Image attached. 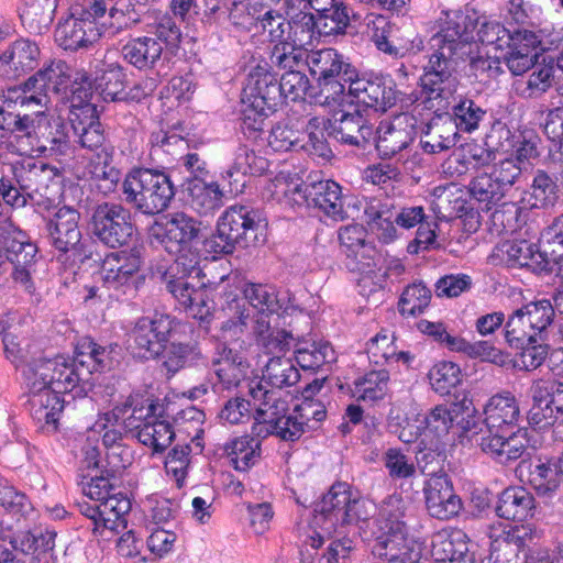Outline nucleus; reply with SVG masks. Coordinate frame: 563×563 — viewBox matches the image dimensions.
<instances>
[{"mask_svg": "<svg viewBox=\"0 0 563 563\" xmlns=\"http://www.w3.org/2000/svg\"><path fill=\"white\" fill-rule=\"evenodd\" d=\"M333 136L342 143L364 147L373 136L374 130L368 121L357 111L342 113L332 123Z\"/></svg>", "mask_w": 563, "mask_h": 563, "instance_id": "35", "label": "nucleus"}, {"mask_svg": "<svg viewBox=\"0 0 563 563\" xmlns=\"http://www.w3.org/2000/svg\"><path fill=\"white\" fill-rule=\"evenodd\" d=\"M497 256L510 267H528L532 271L549 272L551 264L544 247L539 250L526 240L506 241L496 247Z\"/></svg>", "mask_w": 563, "mask_h": 563, "instance_id": "27", "label": "nucleus"}, {"mask_svg": "<svg viewBox=\"0 0 563 563\" xmlns=\"http://www.w3.org/2000/svg\"><path fill=\"white\" fill-rule=\"evenodd\" d=\"M486 111L472 99L463 98L453 107V125L457 131L472 133L477 130Z\"/></svg>", "mask_w": 563, "mask_h": 563, "instance_id": "64", "label": "nucleus"}, {"mask_svg": "<svg viewBox=\"0 0 563 563\" xmlns=\"http://www.w3.org/2000/svg\"><path fill=\"white\" fill-rule=\"evenodd\" d=\"M159 356L163 367L170 374L197 364L202 357L196 344L180 342L165 343Z\"/></svg>", "mask_w": 563, "mask_h": 563, "instance_id": "50", "label": "nucleus"}, {"mask_svg": "<svg viewBox=\"0 0 563 563\" xmlns=\"http://www.w3.org/2000/svg\"><path fill=\"white\" fill-rule=\"evenodd\" d=\"M454 417L446 405H438L421 418L423 424V441L433 443L449 434L453 427Z\"/></svg>", "mask_w": 563, "mask_h": 563, "instance_id": "54", "label": "nucleus"}, {"mask_svg": "<svg viewBox=\"0 0 563 563\" xmlns=\"http://www.w3.org/2000/svg\"><path fill=\"white\" fill-rule=\"evenodd\" d=\"M468 192L473 199L483 203L487 210L499 203L506 196L504 189L488 170L479 172L472 178L468 184Z\"/></svg>", "mask_w": 563, "mask_h": 563, "instance_id": "53", "label": "nucleus"}, {"mask_svg": "<svg viewBox=\"0 0 563 563\" xmlns=\"http://www.w3.org/2000/svg\"><path fill=\"white\" fill-rule=\"evenodd\" d=\"M536 537V531L530 526H516L506 536L504 540V554L507 553H522L525 563H537V559L543 553L538 552V555H529L528 551Z\"/></svg>", "mask_w": 563, "mask_h": 563, "instance_id": "59", "label": "nucleus"}, {"mask_svg": "<svg viewBox=\"0 0 563 563\" xmlns=\"http://www.w3.org/2000/svg\"><path fill=\"white\" fill-rule=\"evenodd\" d=\"M188 202L198 213L207 216L222 206L223 192L217 183L192 178L187 185Z\"/></svg>", "mask_w": 563, "mask_h": 563, "instance_id": "42", "label": "nucleus"}, {"mask_svg": "<svg viewBox=\"0 0 563 563\" xmlns=\"http://www.w3.org/2000/svg\"><path fill=\"white\" fill-rule=\"evenodd\" d=\"M296 2H305L303 0H287L289 16L288 21V37L287 40L295 43L299 47L307 49L308 46H312L314 41L321 35V29L319 20L316 21L314 15L310 12L300 10L299 12H292L291 7ZM306 5V3H303Z\"/></svg>", "mask_w": 563, "mask_h": 563, "instance_id": "37", "label": "nucleus"}, {"mask_svg": "<svg viewBox=\"0 0 563 563\" xmlns=\"http://www.w3.org/2000/svg\"><path fill=\"white\" fill-rule=\"evenodd\" d=\"M219 318L220 335L225 341H239L245 334H252L254 314L246 306L245 300L233 291H227L221 297Z\"/></svg>", "mask_w": 563, "mask_h": 563, "instance_id": "19", "label": "nucleus"}, {"mask_svg": "<svg viewBox=\"0 0 563 563\" xmlns=\"http://www.w3.org/2000/svg\"><path fill=\"white\" fill-rule=\"evenodd\" d=\"M314 525L330 534L338 526L367 520L375 511L373 501L360 497L345 483L334 484L318 505Z\"/></svg>", "mask_w": 563, "mask_h": 563, "instance_id": "5", "label": "nucleus"}, {"mask_svg": "<svg viewBox=\"0 0 563 563\" xmlns=\"http://www.w3.org/2000/svg\"><path fill=\"white\" fill-rule=\"evenodd\" d=\"M126 407V405L124 406ZM125 408L115 407L112 411L104 412L98 417L95 423L88 429V440L102 443L106 448L119 449L121 431L117 428Z\"/></svg>", "mask_w": 563, "mask_h": 563, "instance_id": "52", "label": "nucleus"}, {"mask_svg": "<svg viewBox=\"0 0 563 563\" xmlns=\"http://www.w3.org/2000/svg\"><path fill=\"white\" fill-rule=\"evenodd\" d=\"M125 201L145 214L164 211L175 196L169 177L158 170L140 168L126 175L122 184Z\"/></svg>", "mask_w": 563, "mask_h": 563, "instance_id": "8", "label": "nucleus"}, {"mask_svg": "<svg viewBox=\"0 0 563 563\" xmlns=\"http://www.w3.org/2000/svg\"><path fill=\"white\" fill-rule=\"evenodd\" d=\"M89 224L92 234L110 247L128 244L134 233L131 212L120 203L96 206Z\"/></svg>", "mask_w": 563, "mask_h": 563, "instance_id": "15", "label": "nucleus"}, {"mask_svg": "<svg viewBox=\"0 0 563 563\" xmlns=\"http://www.w3.org/2000/svg\"><path fill=\"white\" fill-rule=\"evenodd\" d=\"M272 192L277 199L285 198L296 205L309 203L310 185H305L298 177L279 174L272 183Z\"/></svg>", "mask_w": 563, "mask_h": 563, "instance_id": "63", "label": "nucleus"}, {"mask_svg": "<svg viewBox=\"0 0 563 563\" xmlns=\"http://www.w3.org/2000/svg\"><path fill=\"white\" fill-rule=\"evenodd\" d=\"M163 49V44L155 37L140 36L128 41L122 47V54L137 69H148L161 59Z\"/></svg>", "mask_w": 563, "mask_h": 563, "instance_id": "39", "label": "nucleus"}, {"mask_svg": "<svg viewBox=\"0 0 563 563\" xmlns=\"http://www.w3.org/2000/svg\"><path fill=\"white\" fill-rule=\"evenodd\" d=\"M250 395L254 401L255 420L269 427L288 410V404L279 390L267 389L262 382H251Z\"/></svg>", "mask_w": 563, "mask_h": 563, "instance_id": "33", "label": "nucleus"}, {"mask_svg": "<svg viewBox=\"0 0 563 563\" xmlns=\"http://www.w3.org/2000/svg\"><path fill=\"white\" fill-rule=\"evenodd\" d=\"M338 238L340 246L347 257L371 258L375 253L372 244L367 242V232L362 224L353 223L340 228Z\"/></svg>", "mask_w": 563, "mask_h": 563, "instance_id": "51", "label": "nucleus"}, {"mask_svg": "<svg viewBox=\"0 0 563 563\" xmlns=\"http://www.w3.org/2000/svg\"><path fill=\"white\" fill-rule=\"evenodd\" d=\"M217 382L216 390L236 388L247 375L250 364L246 358L232 349L223 347L212 362Z\"/></svg>", "mask_w": 563, "mask_h": 563, "instance_id": "30", "label": "nucleus"}, {"mask_svg": "<svg viewBox=\"0 0 563 563\" xmlns=\"http://www.w3.org/2000/svg\"><path fill=\"white\" fill-rule=\"evenodd\" d=\"M141 266V256L135 251L111 252L102 260L100 279L109 289H125L134 285Z\"/></svg>", "mask_w": 563, "mask_h": 563, "instance_id": "20", "label": "nucleus"}, {"mask_svg": "<svg viewBox=\"0 0 563 563\" xmlns=\"http://www.w3.org/2000/svg\"><path fill=\"white\" fill-rule=\"evenodd\" d=\"M324 212L334 221H344L354 217L358 211L356 202L352 198L342 195L341 186L331 179L314 181L310 184L309 201Z\"/></svg>", "mask_w": 563, "mask_h": 563, "instance_id": "21", "label": "nucleus"}, {"mask_svg": "<svg viewBox=\"0 0 563 563\" xmlns=\"http://www.w3.org/2000/svg\"><path fill=\"white\" fill-rule=\"evenodd\" d=\"M113 350L114 347L111 345L102 346L91 338L85 336L81 338L76 345L74 360L66 357L71 366L87 379L81 385L82 393L86 391V386L89 385L91 374L111 368L113 363Z\"/></svg>", "mask_w": 563, "mask_h": 563, "instance_id": "26", "label": "nucleus"}, {"mask_svg": "<svg viewBox=\"0 0 563 563\" xmlns=\"http://www.w3.org/2000/svg\"><path fill=\"white\" fill-rule=\"evenodd\" d=\"M467 552V536L460 529L441 530L432 538L431 554L438 562L457 561Z\"/></svg>", "mask_w": 563, "mask_h": 563, "instance_id": "41", "label": "nucleus"}, {"mask_svg": "<svg viewBox=\"0 0 563 563\" xmlns=\"http://www.w3.org/2000/svg\"><path fill=\"white\" fill-rule=\"evenodd\" d=\"M175 258L164 271L167 289L194 318L203 320L210 313L207 291L201 287L199 256Z\"/></svg>", "mask_w": 563, "mask_h": 563, "instance_id": "6", "label": "nucleus"}, {"mask_svg": "<svg viewBox=\"0 0 563 563\" xmlns=\"http://www.w3.org/2000/svg\"><path fill=\"white\" fill-rule=\"evenodd\" d=\"M428 377L432 389L441 396L451 394L463 382L460 366L450 361L435 363L429 371Z\"/></svg>", "mask_w": 563, "mask_h": 563, "instance_id": "55", "label": "nucleus"}, {"mask_svg": "<svg viewBox=\"0 0 563 563\" xmlns=\"http://www.w3.org/2000/svg\"><path fill=\"white\" fill-rule=\"evenodd\" d=\"M103 7L99 2L85 0L74 2L70 14L55 30V41L64 49L78 51L95 44L107 27Z\"/></svg>", "mask_w": 563, "mask_h": 563, "instance_id": "7", "label": "nucleus"}, {"mask_svg": "<svg viewBox=\"0 0 563 563\" xmlns=\"http://www.w3.org/2000/svg\"><path fill=\"white\" fill-rule=\"evenodd\" d=\"M532 405L528 412L529 423L545 428L563 416V383L536 379L530 387Z\"/></svg>", "mask_w": 563, "mask_h": 563, "instance_id": "16", "label": "nucleus"}, {"mask_svg": "<svg viewBox=\"0 0 563 563\" xmlns=\"http://www.w3.org/2000/svg\"><path fill=\"white\" fill-rule=\"evenodd\" d=\"M349 86V96L365 107L375 110L386 111L391 108L397 100V91L394 81L384 76L358 77L354 68V76Z\"/></svg>", "mask_w": 563, "mask_h": 563, "instance_id": "18", "label": "nucleus"}, {"mask_svg": "<svg viewBox=\"0 0 563 563\" xmlns=\"http://www.w3.org/2000/svg\"><path fill=\"white\" fill-rule=\"evenodd\" d=\"M91 91L84 89V96L79 90L74 91L70 98L71 122L79 134L82 147L100 152L104 146V134L100 122L96 118V108L90 103Z\"/></svg>", "mask_w": 563, "mask_h": 563, "instance_id": "17", "label": "nucleus"}, {"mask_svg": "<svg viewBox=\"0 0 563 563\" xmlns=\"http://www.w3.org/2000/svg\"><path fill=\"white\" fill-rule=\"evenodd\" d=\"M199 232V223L184 212L168 213L150 229L151 236L155 238L168 253L175 254L176 258L188 257V254L198 256L191 243Z\"/></svg>", "mask_w": 563, "mask_h": 563, "instance_id": "13", "label": "nucleus"}, {"mask_svg": "<svg viewBox=\"0 0 563 563\" xmlns=\"http://www.w3.org/2000/svg\"><path fill=\"white\" fill-rule=\"evenodd\" d=\"M16 133L21 137L18 146V153L21 156H33L35 153H43L48 156H66L69 151L68 142L64 135L53 137L49 145H40L37 147L33 144V133L35 132L34 120L30 115L20 114L15 115L14 126L10 131Z\"/></svg>", "mask_w": 563, "mask_h": 563, "instance_id": "29", "label": "nucleus"}, {"mask_svg": "<svg viewBox=\"0 0 563 563\" xmlns=\"http://www.w3.org/2000/svg\"><path fill=\"white\" fill-rule=\"evenodd\" d=\"M240 298L254 314L252 331L255 339L268 350L283 351L287 347L292 340L291 334L272 325V318L282 308L277 289L268 284L249 283Z\"/></svg>", "mask_w": 563, "mask_h": 563, "instance_id": "4", "label": "nucleus"}, {"mask_svg": "<svg viewBox=\"0 0 563 563\" xmlns=\"http://www.w3.org/2000/svg\"><path fill=\"white\" fill-rule=\"evenodd\" d=\"M224 452L236 471H246L258 462L261 443L251 435H242L228 441Z\"/></svg>", "mask_w": 563, "mask_h": 563, "instance_id": "43", "label": "nucleus"}, {"mask_svg": "<svg viewBox=\"0 0 563 563\" xmlns=\"http://www.w3.org/2000/svg\"><path fill=\"white\" fill-rule=\"evenodd\" d=\"M260 225L256 210L241 205L231 206L219 218L217 233L206 241V249L214 255L230 254L235 245H246Z\"/></svg>", "mask_w": 563, "mask_h": 563, "instance_id": "10", "label": "nucleus"}, {"mask_svg": "<svg viewBox=\"0 0 563 563\" xmlns=\"http://www.w3.org/2000/svg\"><path fill=\"white\" fill-rule=\"evenodd\" d=\"M137 440L154 452L164 451L175 437L169 422L159 420L154 416L145 419L141 424L135 426Z\"/></svg>", "mask_w": 563, "mask_h": 563, "instance_id": "47", "label": "nucleus"}, {"mask_svg": "<svg viewBox=\"0 0 563 563\" xmlns=\"http://www.w3.org/2000/svg\"><path fill=\"white\" fill-rule=\"evenodd\" d=\"M111 151L102 148L96 153L97 162H92L90 168L92 178L104 194L111 192L120 180V170L111 165Z\"/></svg>", "mask_w": 563, "mask_h": 563, "instance_id": "58", "label": "nucleus"}, {"mask_svg": "<svg viewBox=\"0 0 563 563\" xmlns=\"http://www.w3.org/2000/svg\"><path fill=\"white\" fill-rule=\"evenodd\" d=\"M79 219L74 208L62 207L56 211L47 224L51 243L56 250L67 253L78 245L81 240Z\"/></svg>", "mask_w": 563, "mask_h": 563, "instance_id": "28", "label": "nucleus"}, {"mask_svg": "<svg viewBox=\"0 0 563 563\" xmlns=\"http://www.w3.org/2000/svg\"><path fill=\"white\" fill-rule=\"evenodd\" d=\"M562 473L554 457L539 459L529 472L528 482L539 495H548L563 483Z\"/></svg>", "mask_w": 563, "mask_h": 563, "instance_id": "48", "label": "nucleus"}, {"mask_svg": "<svg viewBox=\"0 0 563 563\" xmlns=\"http://www.w3.org/2000/svg\"><path fill=\"white\" fill-rule=\"evenodd\" d=\"M56 533L51 530L21 531L10 540L14 551L26 556L27 563H48Z\"/></svg>", "mask_w": 563, "mask_h": 563, "instance_id": "31", "label": "nucleus"}, {"mask_svg": "<svg viewBox=\"0 0 563 563\" xmlns=\"http://www.w3.org/2000/svg\"><path fill=\"white\" fill-rule=\"evenodd\" d=\"M306 64L316 81L338 76H343V79L349 81L352 80L351 76H354V67L333 48L311 52L307 55Z\"/></svg>", "mask_w": 563, "mask_h": 563, "instance_id": "32", "label": "nucleus"}, {"mask_svg": "<svg viewBox=\"0 0 563 563\" xmlns=\"http://www.w3.org/2000/svg\"><path fill=\"white\" fill-rule=\"evenodd\" d=\"M241 128L244 134L255 136L256 133L263 130L268 110L274 107L266 104L265 101L262 100L247 101L245 98H241Z\"/></svg>", "mask_w": 563, "mask_h": 563, "instance_id": "61", "label": "nucleus"}, {"mask_svg": "<svg viewBox=\"0 0 563 563\" xmlns=\"http://www.w3.org/2000/svg\"><path fill=\"white\" fill-rule=\"evenodd\" d=\"M533 496L523 487H508L499 496L496 512L500 518L523 521L532 516Z\"/></svg>", "mask_w": 563, "mask_h": 563, "instance_id": "38", "label": "nucleus"}, {"mask_svg": "<svg viewBox=\"0 0 563 563\" xmlns=\"http://www.w3.org/2000/svg\"><path fill=\"white\" fill-rule=\"evenodd\" d=\"M256 159L257 157L252 150L246 146L238 147L232 166L222 176L223 179L228 180L231 192H242L245 186V176L255 174L262 168L256 166Z\"/></svg>", "mask_w": 563, "mask_h": 563, "instance_id": "49", "label": "nucleus"}, {"mask_svg": "<svg viewBox=\"0 0 563 563\" xmlns=\"http://www.w3.org/2000/svg\"><path fill=\"white\" fill-rule=\"evenodd\" d=\"M58 0H22L19 14L23 26L34 34H41L51 26Z\"/></svg>", "mask_w": 563, "mask_h": 563, "instance_id": "40", "label": "nucleus"}, {"mask_svg": "<svg viewBox=\"0 0 563 563\" xmlns=\"http://www.w3.org/2000/svg\"><path fill=\"white\" fill-rule=\"evenodd\" d=\"M376 133V150L383 158H390L408 150L415 140L413 124L406 114L380 122Z\"/></svg>", "mask_w": 563, "mask_h": 563, "instance_id": "24", "label": "nucleus"}, {"mask_svg": "<svg viewBox=\"0 0 563 563\" xmlns=\"http://www.w3.org/2000/svg\"><path fill=\"white\" fill-rule=\"evenodd\" d=\"M476 24V19L460 10H442L432 24L429 43L433 53L423 68L420 85L427 98L443 102V108L459 87L456 60L473 53Z\"/></svg>", "mask_w": 563, "mask_h": 563, "instance_id": "1", "label": "nucleus"}, {"mask_svg": "<svg viewBox=\"0 0 563 563\" xmlns=\"http://www.w3.org/2000/svg\"><path fill=\"white\" fill-rule=\"evenodd\" d=\"M14 181L23 191L38 192L49 178V170L43 163L29 158L18 161L10 166Z\"/></svg>", "mask_w": 563, "mask_h": 563, "instance_id": "45", "label": "nucleus"}, {"mask_svg": "<svg viewBox=\"0 0 563 563\" xmlns=\"http://www.w3.org/2000/svg\"><path fill=\"white\" fill-rule=\"evenodd\" d=\"M300 378L299 372L290 358L272 357L264 369L263 379L274 388L295 385Z\"/></svg>", "mask_w": 563, "mask_h": 563, "instance_id": "57", "label": "nucleus"}, {"mask_svg": "<svg viewBox=\"0 0 563 563\" xmlns=\"http://www.w3.org/2000/svg\"><path fill=\"white\" fill-rule=\"evenodd\" d=\"M181 325L176 318L166 313H155L137 319L130 334L134 353L145 360L159 357L164 344Z\"/></svg>", "mask_w": 563, "mask_h": 563, "instance_id": "12", "label": "nucleus"}, {"mask_svg": "<svg viewBox=\"0 0 563 563\" xmlns=\"http://www.w3.org/2000/svg\"><path fill=\"white\" fill-rule=\"evenodd\" d=\"M41 51L36 42L30 38L15 40L0 56V60L10 64L18 73L34 69L40 60Z\"/></svg>", "mask_w": 563, "mask_h": 563, "instance_id": "44", "label": "nucleus"}, {"mask_svg": "<svg viewBox=\"0 0 563 563\" xmlns=\"http://www.w3.org/2000/svg\"><path fill=\"white\" fill-rule=\"evenodd\" d=\"M100 504L101 521H99V527H104L106 533L111 539L117 532L125 528V516L131 509V501L125 495L113 493Z\"/></svg>", "mask_w": 563, "mask_h": 563, "instance_id": "46", "label": "nucleus"}, {"mask_svg": "<svg viewBox=\"0 0 563 563\" xmlns=\"http://www.w3.org/2000/svg\"><path fill=\"white\" fill-rule=\"evenodd\" d=\"M100 73L95 77L93 82L89 81L88 77L82 74V84L77 88L70 87L71 96L74 91L78 90L84 96V89H90L92 92V88H95L104 100H115L124 88L125 75L123 68L117 63L103 64Z\"/></svg>", "mask_w": 563, "mask_h": 563, "instance_id": "34", "label": "nucleus"}, {"mask_svg": "<svg viewBox=\"0 0 563 563\" xmlns=\"http://www.w3.org/2000/svg\"><path fill=\"white\" fill-rule=\"evenodd\" d=\"M400 498L389 496L382 505L377 520L380 534L373 545L374 555L387 563H418L421 558V547L409 538L402 521H400Z\"/></svg>", "mask_w": 563, "mask_h": 563, "instance_id": "3", "label": "nucleus"}, {"mask_svg": "<svg viewBox=\"0 0 563 563\" xmlns=\"http://www.w3.org/2000/svg\"><path fill=\"white\" fill-rule=\"evenodd\" d=\"M74 77L71 68L63 60H55L45 68L31 76L24 84L9 87L4 95L8 104L43 106L46 102L48 91L59 92L67 90L73 81L77 84L79 74Z\"/></svg>", "mask_w": 563, "mask_h": 563, "instance_id": "9", "label": "nucleus"}, {"mask_svg": "<svg viewBox=\"0 0 563 563\" xmlns=\"http://www.w3.org/2000/svg\"><path fill=\"white\" fill-rule=\"evenodd\" d=\"M482 451L499 463L520 459L529 446L528 430L515 428L507 432L482 435L476 440Z\"/></svg>", "mask_w": 563, "mask_h": 563, "instance_id": "23", "label": "nucleus"}, {"mask_svg": "<svg viewBox=\"0 0 563 563\" xmlns=\"http://www.w3.org/2000/svg\"><path fill=\"white\" fill-rule=\"evenodd\" d=\"M423 496L427 510L434 518L448 520L462 509V501L444 473L433 475L424 482Z\"/></svg>", "mask_w": 563, "mask_h": 563, "instance_id": "22", "label": "nucleus"}, {"mask_svg": "<svg viewBox=\"0 0 563 563\" xmlns=\"http://www.w3.org/2000/svg\"><path fill=\"white\" fill-rule=\"evenodd\" d=\"M318 91L313 95L316 104L336 108L341 107L349 96L350 81L343 79V76L317 81Z\"/></svg>", "mask_w": 563, "mask_h": 563, "instance_id": "56", "label": "nucleus"}, {"mask_svg": "<svg viewBox=\"0 0 563 563\" xmlns=\"http://www.w3.org/2000/svg\"><path fill=\"white\" fill-rule=\"evenodd\" d=\"M431 290L422 283H413L405 288L399 299V311L402 316L423 313L431 301Z\"/></svg>", "mask_w": 563, "mask_h": 563, "instance_id": "62", "label": "nucleus"}, {"mask_svg": "<svg viewBox=\"0 0 563 563\" xmlns=\"http://www.w3.org/2000/svg\"><path fill=\"white\" fill-rule=\"evenodd\" d=\"M58 372L60 375H46V373L37 375L27 371L25 375L24 387L29 391L31 415L34 420L51 431L57 430V423L64 409V400L60 395L73 391L76 396L81 395V385L87 380L71 364Z\"/></svg>", "mask_w": 563, "mask_h": 563, "instance_id": "2", "label": "nucleus"}, {"mask_svg": "<svg viewBox=\"0 0 563 563\" xmlns=\"http://www.w3.org/2000/svg\"><path fill=\"white\" fill-rule=\"evenodd\" d=\"M242 98L247 101L262 100L266 104L276 107L278 100L277 79L267 64H258L250 70Z\"/></svg>", "mask_w": 563, "mask_h": 563, "instance_id": "36", "label": "nucleus"}, {"mask_svg": "<svg viewBox=\"0 0 563 563\" xmlns=\"http://www.w3.org/2000/svg\"><path fill=\"white\" fill-rule=\"evenodd\" d=\"M562 37L560 31L548 29L539 32L526 29L514 31L505 46L507 52L504 55V63L514 76H521L536 65L539 58L538 47L542 51L558 47Z\"/></svg>", "mask_w": 563, "mask_h": 563, "instance_id": "11", "label": "nucleus"}, {"mask_svg": "<svg viewBox=\"0 0 563 563\" xmlns=\"http://www.w3.org/2000/svg\"><path fill=\"white\" fill-rule=\"evenodd\" d=\"M389 374L385 369L372 371L355 380V395L363 400L384 398L388 389Z\"/></svg>", "mask_w": 563, "mask_h": 563, "instance_id": "60", "label": "nucleus"}, {"mask_svg": "<svg viewBox=\"0 0 563 563\" xmlns=\"http://www.w3.org/2000/svg\"><path fill=\"white\" fill-rule=\"evenodd\" d=\"M5 358L20 372L23 385L26 384V372L59 374L60 368L70 365L63 355L46 357L40 346L25 338L8 335L3 342Z\"/></svg>", "mask_w": 563, "mask_h": 563, "instance_id": "14", "label": "nucleus"}, {"mask_svg": "<svg viewBox=\"0 0 563 563\" xmlns=\"http://www.w3.org/2000/svg\"><path fill=\"white\" fill-rule=\"evenodd\" d=\"M483 413L487 434H495L517 428L520 408L510 391H501L486 401Z\"/></svg>", "mask_w": 563, "mask_h": 563, "instance_id": "25", "label": "nucleus"}]
</instances>
